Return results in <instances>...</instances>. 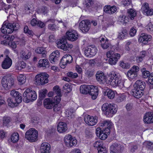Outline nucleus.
Here are the masks:
<instances>
[{
  "mask_svg": "<svg viewBox=\"0 0 153 153\" xmlns=\"http://www.w3.org/2000/svg\"><path fill=\"white\" fill-rule=\"evenodd\" d=\"M109 82L114 87L119 86L121 89L124 87V81L116 72L112 71L110 73L109 76Z\"/></svg>",
  "mask_w": 153,
  "mask_h": 153,
  "instance_id": "1",
  "label": "nucleus"
},
{
  "mask_svg": "<svg viewBox=\"0 0 153 153\" xmlns=\"http://www.w3.org/2000/svg\"><path fill=\"white\" fill-rule=\"evenodd\" d=\"M19 27L18 23L4 22L1 29V32L4 34L12 33L13 31L17 30Z\"/></svg>",
  "mask_w": 153,
  "mask_h": 153,
  "instance_id": "2",
  "label": "nucleus"
},
{
  "mask_svg": "<svg viewBox=\"0 0 153 153\" xmlns=\"http://www.w3.org/2000/svg\"><path fill=\"white\" fill-rule=\"evenodd\" d=\"M14 82L13 76L10 74L4 76L1 80L2 86L6 90H8L12 88L14 86Z\"/></svg>",
  "mask_w": 153,
  "mask_h": 153,
  "instance_id": "3",
  "label": "nucleus"
},
{
  "mask_svg": "<svg viewBox=\"0 0 153 153\" xmlns=\"http://www.w3.org/2000/svg\"><path fill=\"white\" fill-rule=\"evenodd\" d=\"M37 97L36 92L31 88L27 89L23 94V101L26 102L35 100Z\"/></svg>",
  "mask_w": 153,
  "mask_h": 153,
  "instance_id": "4",
  "label": "nucleus"
},
{
  "mask_svg": "<svg viewBox=\"0 0 153 153\" xmlns=\"http://www.w3.org/2000/svg\"><path fill=\"white\" fill-rule=\"evenodd\" d=\"M49 75L45 72H42L36 75L35 77V81L38 85H43L48 81Z\"/></svg>",
  "mask_w": 153,
  "mask_h": 153,
  "instance_id": "5",
  "label": "nucleus"
},
{
  "mask_svg": "<svg viewBox=\"0 0 153 153\" xmlns=\"http://www.w3.org/2000/svg\"><path fill=\"white\" fill-rule=\"evenodd\" d=\"M106 56L109 58L108 63L111 65H115L121 56L119 53H115L113 51H108L106 53Z\"/></svg>",
  "mask_w": 153,
  "mask_h": 153,
  "instance_id": "6",
  "label": "nucleus"
},
{
  "mask_svg": "<svg viewBox=\"0 0 153 153\" xmlns=\"http://www.w3.org/2000/svg\"><path fill=\"white\" fill-rule=\"evenodd\" d=\"M38 131L34 128H31L25 134V138L30 142H34L37 140Z\"/></svg>",
  "mask_w": 153,
  "mask_h": 153,
  "instance_id": "7",
  "label": "nucleus"
},
{
  "mask_svg": "<svg viewBox=\"0 0 153 153\" xmlns=\"http://www.w3.org/2000/svg\"><path fill=\"white\" fill-rule=\"evenodd\" d=\"M64 140L65 145L69 148L75 146L77 143V141L76 138L70 134L66 135Z\"/></svg>",
  "mask_w": 153,
  "mask_h": 153,
  "instance_id": "8",
  "label": "nucleus"
},
{
  "mask_svg": "<svg viewBox=\"0 0 153 153\" xmlns=\"http://www.w3.org/2000/svg\"><path fill=\"white\" fill-rule=\"evenodd\" d=\"M83 52L84 55L86 56L91 57L96 54L97 49L94 46L90 45L84 48Z\"/></svg>",
  "mask_w": 153,
  "mask_h": 153,
  "instance_id": "9",
  "label": "nucleus"
},
{
  "mask_svg": "<svg viewBox=\"0 0 153 153\" xmlns=\"http://www.w3.org/2000/svg\"><path fill=\"white\" fill-rule=\"evenodd\" d=\"M57 47L64 51H66L69 48L71 49L73 48V45L71 44H68L66 39L62 38L59 40L57 44Z\"/></svg>",
  "mask_w": 153,
  "mask_h": 153,
  "instance_id": "10",
  "label": "nucleus"
},
{
  "mask_svg": "<svg viewBox=\"0 0 153 153\" xmlns=\"http://www.w3.org/2000/svg\"><path fill=\"white\" fill-rule=\"evenodd\" d=\"M73 60L72 56L70 55H65L61 59L60 65L62 68H64L68 64L72 62Z\"/></svg>",
  "mask_w": 153,
  "mask_h": 153,
  "instance_id": "11",
  "label": "nucleus"
},
{
  "mask_svg": "<svg viewBox=\"0 0 153 153\" xmlns=\"http://www.w3.org/2000/svg\"><path fill=\"white\" fill-rule=\"evenodd\" d=\"M90 27V23L88 20H82L79 23V28L83 33L87 32Z\"/></svg>",
  "mask_w": 153,
  "mask_h": 153,
  "instance_id": "12",
  "label": "nucleus"
},
{
  "mask_svg": "<svg viewBox=\"0 0 153 153\" xmlns=\"http://www.w3.org/2000/svg\"><path fill=\"white\" fill-rule=\"evenodd\" d=\"M68 39L71 41H74L77 40L79 36L77 32L74 30H69L66 33Z\"/></svg>",
  "mask_w": 153,
  "mask_h": 153,
  "instance_id": "13",
  "label": "nucleus"
},
{
  "mask_svg": "<svg viewBox=\"0 0 153 153\" xmlns=\"http://www.w3.org/2000/svg\"><path fill=\"white\" fill-rule=\"evenodd\" d=\"M110 153H120L124 149L123 146L120 144L114 143L110 147Z\"/></svg>",
  "mask_w": 153,
  "mask_h": 153,
  "instance_id": "14",
  "label": "nucleus"
},
{
  "mask_svg": "<svg viewBox=\"0 0 153 153\" xmlns=\"http://www.w3.org/2000/svg\"><path fill=\"white\" fill-rule=\"evenodd\" d=\"M139 70L138 67L134 65L127 72L128 76L131 79H134L136 77L137 75L138 72Z\"/></svg>",
  "mask_w": 153,
  "mask_h": 153,
  "instance_id": "15",
  "label": "nucleus"
},
{
  "mask_svg": "<svg viewBox=\"0 0 153 153\" xmlns=\"http://www.w3.org/2000/svg\"><path fill=\"white\" fill-rule=\"evenodd\" d=\"M84 120L85 123L90 126H93L95 125L97 122V117H91L89 115L85 116Z\"/></svg>",
  "mask_w": 153,
  "mask_h": 153,
  "instance_id": "16",
  "label": "nucleus"
},
{
  "mask_svg": "<svg viewBox=\"0 0 153 153\" xmlns=\"http://www.w3.org/2000/svg\"><path fill=\"white\" fill-rule=\"evenodd\" d=\"M96 78L97 81L100 84H103L105 81L106 76L101 71H99L97 72Z\"/></svg>",
  "mask_w": 153,
  "mask_h": 153,
  "instance_id": "17",
  "label": "nucleus"
},
{
  "mask_svg": "<svg viewBox=\"0 0 153 153\" xmlns=\"http://www.w3.org/2000/svg\"><path fill=\"white\" fill-rule=\"evenodd\" d=\"M11 96L15 98L16 100L17 103H20L22 101V98L21 94L18 91L15 90H12L10 93Z\"/></svg>",
  "mask_w": 153,
  "mask_h": 153,
  "instance_id": "18",
  "label": "nucleus"
},
{
  "mask_svg": "<svg viewBox=\"0 0 153 153\" xmlns=\"http://www.w3.org/2000/svg\"><path fill=\"white\" fill-rule=\"evenodd\" d=\"M152 38V36L151 35L143 33L141 34L140 35L138 41L139 42H142L144 44H146L148 41L151 40Z\"/></svg>",
  "mask_w": 153,
  "mask_h": 153,
  "instance_id": "19",
  "label": "nucleus"
},
{
  "mask_svg": "<svg viewBox=\"0 0 153 153\" xmlns=\"http://www.w3.org/2000/svg\"><path fill=\"white\" fill-rule=\"evenodd\" d=\"M12 64V60L8 56H7L2 62L1 66L4 69L9 68Z\"/></svg>",
  "mask_w": 153,
  "mask_h": 153,
  "instance_id": "20",
  "label": "nucleus"
},
{
  "mask_svg": "<svg viewBox=\"0 0 153 153\" xmlns=\"http://www.w3.org/2000/svg\"><path fill=\"white\" fill-rule=\"evenodd\" d=\"M100 125L101 126L105 127L104 129L107 131L106 132H110V129L112 125V123L110 120H105L101 121Z\"/></svg>",
  "mask_w": 153,
  "mask_h": 153,
  "instance_id": "21",
  "label": "nucleus"
},
{
  "mask_svg": "<svg viewBox=\"0 0 153 153\" xmlns=\"http://www.w3.org/2000/svg\"><path fill=\"white\" fill-rule=\"evenodd\" d=\"M89 93L90 95L91 96L92 99L95 100L97 97L98 94V91L97 88L96 86L94 85H90V88Z\"/></svg>",
  "mask_w": 153,
  "mask_h": 153,
  "instance_id": "22",
  "label": "nucleus"
},
{
  "mask_svg": "<svg viewBox=\"0 0 153 153\" xmlns=\"http://www.w3.org/2000/svg\"><path fill=\"white\" fill-rule=\"evenodd\" d=\"M51 146L47 142L42 143L40 147V151L41 153H50Z\"/></svg>",
  "mask_w": 153,
  "mask_h": 153,
  "instance_id": "23",
  "label": "nucleus"
},
{
  "mask_svg": "<svg viewBox=\"0 0 153 153\" xmlns=\"http://www.w3.org/2000/svg\"><path fill=\"white\" fill-rule=\"evenodd\" d=\"M53 90L55 94L57 95L54 97V100L56 103H59L61 100L60 90L58 86H54L53 88Z\"/></svg>",
  "mask_w": 153,
  "mask_h": 153,
  "instance_id": "24",
  "label": "nucleus"
},
{
  "mask_svg": "<svg viewBox=\"0 0 153 153\" xmlns=\"http://www.w3.org/2000/svg\"><path fill=\"white\" fill-rule=\"evenodd\" d=\"M60 56V53L58 51H56L53 52L50 55L49 60L52 63H54L56 62Z\"/></svg>",
  "mask_w": 153,
  "mask_h": 153,
  "instance_id": "25",
  "label": "nucleus"
},
{
  "mask_svg": "<svg viewBox=\"0 0 153 153\" xmlns=\"http://www.w3.org/2000/svg\"><path fill=\"white\" fill-rule=\"evenodd\" d=\"M143 121L145 123L148 124L153 123V113H146L144 117Z\"/></svg>",
  "mask_w": 153,
  "mask_h": 153,
  "instance_id": "26",
  "label": "nucleus"
},
{
  "mask_svg": "<svg viewBox=\"0 0 153 153\" xmlns=\"http://www.w3.org/2000/svg\"><path fill=\"white\" fill-rule=\"evenodd\" d=\"M131 94L137 98L141 97L143 95V91L137 88H134L131 91Z\"/></svg>",
  "mask_w": 153,
  "mask_h": 153,
  "instance_id": "27",
  "label": "nucleus"
},
{
  "mask_svg": "<svg viewBox=\"0 0 153 153\" xmlns=\"http://www.w3.org/2000/svg\"><path fill=\"white\" fill-rule=\"evenodd\" d=\"M54 102L50 98H46L43 101L44 107L47 109L52 108L53 106Z\"/></svg>",
  "mask_w": 153,
  "mask_h": 153,
  "instance_id": "28",
  "label": "nucleus"
},
{
  "mask_svg": "<svg viewBox=\"0 0 153 153\" xmlns=\"http://www.w3.org/2000/svg\"><path fill=\"white\" fill-rule=\"evenodd\" d=\"M67 129V126L66 123L62 122L59 123L57 127V130L59 132H64Z\"/></svg>",
  "mask_w": 153,
  "mask_h": 153,
  "instance_id": "29",
  "label": "nucleus"
},
{
  "mask_svg": "<svg viewBox=\"0 0 153 153\" xmlns=\"http://www.w3.org/2000/svg\"><path fill=\"white\" fill-rule=\"evenodd\" d=\"M134 86V88L143 91L145 88V83L144 82L139 80L136 81Z\"/></svg>",
  "mask_w": 153,
  "mask_h": 153,
  "instance_id": "30",
  "label": "nucleus"
},
{
  "mask_svg": "<svg viewBox=\"0 0 153 153\" xmlns=\"http://www.w3.org/2000/svg\"><path fill=\"white\" fill-rule=\"evenodd\" d=\"M49 62L47 59H40L38 62V66L39 67H43L46 68L48 67Z\"/></svg>",
  "mask_w": 153,
  "mask_h": 153,
  "instance_id": "31",
  "label": "nucleus"
},
{
  "mask_svg": "<svg viewBox=\"0 0 153 153\" xmlns=\"http://www.w3.org/2000/svg\"><path fill=\"white\" fill-rule=\"evenodd\" d=\"M109 115L108 117L112 116L115 114L117 112V106L116 105L114 104H110L109 109Z\"/></svg>",
  "mask_w": 153,
  "mask_h": 153,
  "instance_id": "32",
  "label": "nucleus"
},
{
  "mask_svg": "<svg viewBox=\"0 0 153 153\" xmlns=\"http://www.w3.org/2000/svg\"><path fill=\"white\" fill-rule=\"evenodd\" d=\"M101 46L104 49H106L111 46V44L108 42V39L106 38L105 40L104 38H102L100 40Z\"/></svg>",
  "mask_w": 153,
  "mask_h": 153,
  "instance_id": "33",
  "label": "nucleus"
},
{
  "mask_svg": "<svg viewBox=\"0 0 153 153\" xmlns=\"http://www.w3.org/2000/svg\"><path fill=\"white\" fill-rule=\"evenodd\" d=\"M91 85H81L80 88V92L82 94H87L89 93Z\"/></svg>",
  "mask_w": 153,
  "mask_h": 153,
  "instance_id": "34",
  "label": "nucleus"
},
{
  "mask_svg": "<svg viewBox=\"0 0 153 153\" xmlns=\"http://www.w3.org/2000/svg\"><path fill=\"white\" fill-rule=\"evenodd\" d=\"M31 55V53L28 51H22L21 52L20 56L24 60H26L30 58Z\"/></svg>",
  "mask_w": 153,
  "mask_h": 153,
  "instance_id": "35",
  "label": "nucleus"
},
{
  "mask_svg": "<svg viewBox=\"0 0 153 153\" xmlns=\"http://www.w3.org/2000/svg\"><path fill=\"white\" fill-rule=\"evenodd\" d=\"M36 53L41 54L42 57H45L46 56L45 49L43 47H38L35 50Z\"/></svg>",
  "mask_w": 153,
  "mask_h": 153,
  "instance_id": "36",
  "label": "nucleus"
},
{
  "mask_svg": "<svg viewBox=\"0 0 153 153\" xmlns=\"http://www.w3.org/2000/svg\"><path fill=\"white\" fill-rule=\"evenodd\" d=\"M105 95H106L110 99H113L115 97L114 92L111 89H108L106 90L104 93Z\"/></svg>",
  "mask_w": 153,
  "mask_h": 153,
  "instance_id": "37",
  "label": "nucleus"
},
{
  "mask_svg": "<svg viewBox=\"0 0 153 153\" xmlns=\"http://www.w3.org/2000/svg\"><path fill=\"white\" fill-rule=\"evenodd\" d=\"M128 19H130L131 20L134 19L136 16V12L133 9H131L128 10Z\"/></svg>",
  "mask_w": 153,
  "mask_h": 153,
  "instance_id": "38",
  "label": "nucleus"
},
{
  "mask_svg": "<svg viewBox=\"0 0 153 153\" xmlns=\"http://www.w3.org/2000/svg\"><path fill=\"white\" fill-rule=\"evenodd\" d=\"M110 104H108V103H105L104 104L102 107V111H105V114L108 116L109 115V106Z\"/></svg>",
  "mask_w": 153,
  "mask_h": 153,
  "instance_id": "39",
  "label": "nucleus"
},
{
  "mask_svg": "<svg viewBox=\"0 0 153 153\" xmlns=\"http://www.w3.org/2000/svg\"><path fill=\"white\" fill-rule=\"evenodd\" d=\"M75 111V109L72 108H69L66 111L65 113L66 116L69 118V119L72 118L74 116L73 113Z\"/></svg>",
  "mask_w": 153,
  "mask_h": 153,
  "instance_id": "40",
  "label": "nucleus"
},
{
  "mask_svg": "<svg viewBox=\"0 0 153 153\" xmlns=\"http://www.w3.org/2000/svg\"><path fill=\"white\" fill-rule=\"evenodd\" d=\"M62 106L61 105L56 104L53 107V111L59 114L61 113L62 112Z\"/></svg>",
  "mask_w": 153,
  "mask_h": 153,
  "instance_id": "41",
  "label": "nucleus"
},
{
  "mask_svg": "<svg viewBox=\"0 0 153 153\" xmlns=\"http://www.w3.org/2000/svg\"><path fill=\"white\" fill-rule=\"evenodd\" d=\"M143 145L148 150H152L153 149V143L151 142H145L143 143Z\"/></svg>",
  "mask_w": 153,
  "mask_h": 153,
  "instance_id": "42",
  "label": "nucleus"
},
{
  "mask_svg": "<svg viewBox=\"0 0 153 153\" xmlns=\"http://www.w3.org/2000/svg\"><path fill=\"white\" fill-rule=\"evenodd\" d=\"M19 134L17 133H14L11 136V140L13 143L16 142L19 140Z\"/></svg>",
  "mask_w": 153,
  "mask_h": 153,
  "instance_id": "43",
  "label": "nucleus"
},
{
  "mask_svg": "<svg viewBox=\"0 0 153 153\" xmlns=\"http://www.w3.org/2000/svg\"><path fill=\"white\" fill-rule=\"evenodd\" d=\"M47 92V90L45 89H43L40 91L39 92V99L41 100V102L42 103L41 100L45 97V96Z\"/></svg>",
  "mask_w": 153,
  "mask_h": 153,
  "instance_id": "44",
  "label": "nucleus"
},
{
  "mask_svg": "<svg viewBox=\"0 0 153 153\" xmlns=\"http://www.w3.org/2000/svg\"><path fill=\"white\" fill-rule=\"evenodd\" d=\"M93 4V0H85L83 5L85 8H88Z\"/></svg>",
  "mask_w": 153,
  "mask_h": 153,
  "instance_id": "45",
  "label": "nucleus"
},
{
  "mask_svg": "<svg viewBox=\"0 0 153 153\" xmlns=\"http://www.w3.org/2000/svg\"><path fill=\"white\" fill-rule=\"evenodd\" d=\"M141 71L142 73L143 77L144 78H147L150 76L151 74L149 71L146 70V69L144 68H142Z\"/></svg>",
  "mask_w": 153,
  "mask_h": 153,
  "instance_id": "46",
  "label": "nucleus"
},
{
  "mask_svg": "<svg viewBox=\"0 0 153 153\" xmlns=\"http://www.w3.org/2000/svg\"><path fill=\"white\" fill-rule=\"evenodd\" d=\"M14 102L13 100L10 98H8L7 100L8 105L11 107H13L17 105L18 104L14 100Z\"/></svg>",
  "mask_w": 153,
  "mask_h": 153,
  "instance_id": "47",
  "label": "nucleus"
},
{
  "mask_svg": "<svg viewBox=\"0 0 153 153\" xmlns=\"http://www.w3.org/2000/svg\"><path fill=\"white\" fill-rule=\"evenodd\" d=\"M106 130L104 129L99 136L98 137L102 140H105L107 137V134H109L110 132H106Z\"/></svg>",
  "mask_w": 153,
  "mask_h": 153,
  "instance_id": "48",
  "label": "nucleus"
},
{
  "mask_svg": "<svg viewBox=\"0 0 153 153\" xmlns=\"http://www.w3.org/2000/svg\"><path fill=\"white\" fill-rule=\"evenodd\" d=\"M18 80L20 82V84H23L26 81L25 76L21 74L17 77Z\"/></svg>",
  "mask_w": 153,
  "mask_h": 153,
  "instance_id": "49",
  "label": "nucleus"
},
{
  "mask_svg": "<svg viewBox=\"0 0 153 153\" xmlns=\"http://www.w3.org/2000/svg\"><path fill=\"white\" fill-rule=\"evenodd\" d=\"M128 18L124 15L120 16L119 18V21L122 23H126L128 21Z\"/></svg>",
  "mask_w": 153,
  "mask_h": 153,
  "instance_id": "50",
  "label": "nucleus"
},
{
  "mask_svg": "<svg viewBox=\"0 0 153 153\" xmlns=\"http://www.w3.org/2000/svg\"><path fill=\"white\" fill-rule=\"evenodd\" d=\"M26 66V63L23 61L20 62L17 66V68L18 70H21L25 68Z\"/></svg>",
  "mask_w": 153,
  "mask_h": 153,
  "instance_id": "51",
  "label": "nucleus"
},
{
  "mask_svg": "<svg viewBox=\"0 0 153 153\" xmlns=\"http://www.w3.org/2000/svg\"><path fill=\"white\" fill-rule=\"evenodd\" d=\"M68 76L72 79L76 78L78 76V75L76 73H73L72 72H69L66 74Z\"/></svg>",
  "mask_w": 153,
  "mask_h": 153,
  "instance_id": "52",
  "label": "nucleus"
},
{
  "mask_svg": "<svg viewBox=\"0 0 153 153\" xmlns=\"http://www.w3.org/2000/svg\"><path fill=\"white\" fill-rule=\"evenodd\" d=\"M10 118L8 117H4L3 118V125L4 126H7L10 122Z\"/></svg>",
  "mask_w": 153,
  "mask_h": 153,
  "instance_id": "53",
  "label": "nucleus"
},
{
  "mask_svg": "<svg viewBox=\"0 0 153 153\" xmlns=\"http://www.w3.org/2000/svg\"><path fill=\"white\" fill-rule=\"evenodd\" d=\"M48 28L49 30L54 31L56 30L57 27L54 23H50L48 25Z\"/></svg>",
  "mask_w": 153,
  "mask_h": 153,
  "instance_id": "54",
  "label": "nucleus"
},
{
  "mask_svg": "<svg viewBox=\"0 0 153 153\" xmlns=\"http://www.w3.org/2000/svg\"><path fill=\"white\" fill-rule=\"evenodd\" d=\"M149 8V4L148 3H145L143 4L141 8V10L143 13L146 12V11Z\"/></svg>",
  "mask_w": 153,
  "mask_h": 153,
  "instance_id": "55",
  "label": "nucleus"
},
{
  "mask_svg": "<svg viewBox=\"0 0 153 153\" xmlns=\"http://www.w3.org/2000/svg\"><path fill=\"white\" fill-rule=\"evenodd\" d=\"M120 66L123 68L127 69L130 68L129 64L128 63H125L123 61L120 62Z\"/></svg>",
  "mask_w": 153,
  "mask_h": 153,
  "instance_id": "56",
  "label": "nucleus"
},
{
  "mask_svg": "<svg viewBox=\"0 0 153 153\" xmlns=\"http://www.w3.org/2000/svg\"><path fill=\"white\" fill-rule=\"evenodd\" d=\"M111 6L110 5H105L104 7V10L106 13L111 14Z\"/></svg>",
  "mask_w": 153,
  "mask_h": 153,
  "instance_id": "57",
  "label": "nucleus"
},
{
  "mask_svg": "<svg viewBox=\"0 0 153 153\" xmlns=\"http://www.w3.org/2000/svg\"><path fill=\"white\" fill-rule=\"evenodd\" d=\"M127 35L126 31L123 30L119 33L118 38L120 39H124Z\"/></svg>",
  "mask_w": 153,
  "mask_h": 153,
  "instance_id": "58",
  "label": "nucleus"
},
{
  "mask_svg": "<svg viewBox=\"0 0 153 153\" xmlns=\"http://www.w3.org/2000/svg\"><path fill=\"white\" fill-rule=\"evenodd\" d=\"M98 153H107V151L106 147H101L97 149Z\"/></svg>",
  "mask_w": 153,
  "mask_h": 153,
  "instance_id": "59",
  "label": "nucleus"
},
{
  "mask_svg": "<svg viewBox=\"0 0 153 153\" xmlns=\"http://www.w3.org/2000/svg\"><path fill=\"white\" fill-rule=\"evenodd\" d=\"M126 98V96L124 94H123L118 97L117 99V101L118 102H120L124 100Z\"/></svg>",
  "mask_w": 153,
  "mask_h": 153,
  "instance_id": "60",
  "label": "nucleus"
},
{
  "mask_svg": "<svg viewBox=\"0 0 153 153\" xmlns=\"http://www.w3.org/2000/svg\"><path fill=\"white\" fill-rule=\"evenodd\" d=\"M9 8L8 7H7V5L5 3L3 2L0 3V10L4 9L6 12L7 13L6 10L7 9H8Z\"/></svg>",
  "mask_w": 153,
  "mask_h": 153,
  "instance_id": "61",
  "label": "nucleus"
},
{
  "mask_svg": "<svg viewBox=\"0 0 153 153\" xmlns=\"http://www.w3.org/2000/svg\"><path fill=\"white\" fill-rule=\"evenodd\" d=\"M143 14L147 16H152L153 14V9L149 8Z\"/></svg>",
  "mask_w": 153,
  "mask_h": 153,
  "instance_id": "62",
  "label": "nucleus"
},
{
  "mask_svg": "<svg viewBox=\"0 0 153 153\" xmlns=\"http://www.w3.org/2000/svg\"><path fill=\"white\" fill-rule=\"evenodd\" d=\"M94 146L97 148V149L101 147H104L102 146V143L100 141H97L94 143Z\"/></svg>",
  "mask_w": 153,
  "mask_h": 153,
  "instance_id": "63",
  "label": "nucleus"
},
{
  "mask_svg": "<svg viewBox=\"0 0 153 153\" xmlns=\"http://www.w3.org/2000/svg\"><path fill=\"white\" fill-rule=\"evenodd\" d=\"M146 28L149 31H151L153 30V24L151 22H150L146 26Z\"/></svg>",
  "mask_w": 153,
  "mask_h": 153,
  "instance_id": "64",
  "label": "nucleus"
}]
</instances>
